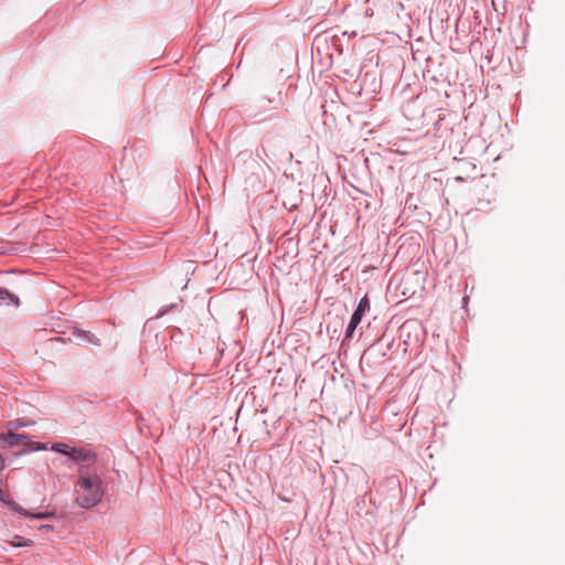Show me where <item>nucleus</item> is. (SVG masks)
Returning <instances> with one entry per match:
<instances>
[{
  "label": "nucleus",
  "mask_w": 565,
  "mask_h": 565,
  "mask_svg": "<svg viewBox=\"0 0 565 565\" xmlns=\"http://www.w3.org/2000/svg\"><path fill=\"white\" fill-rule=\"evenodd\" d=\"M76 503L85 509L95 507L103 498L102 480L98 476L90 477L79 471L75 487Z\"/></svg>",
  "instance_id": "f257e3e1"
},
{
  "label": "nucleus",
  "mask_w": 565,
  "mask_h": 565,
  "mask_svg": "<svg viewBox=\"0 0 565 565\" xmlns=\"http://www.w3.org/2000/svg\"><path fill=\"white\" fill-rule=\"evenodd\" d=\"M369 308H370L369 299L366 297H363L360 300L358 308L355 309V311L353 312V315L351 317V321L347 329V334H345L347 338L352 337L355 328L361 322L363 315L365 313L366 310H369Z\"/></svg>",
  "instance_id": "f03ea898"
},
{
  "label": "nucleus",
  "mask_w": 565,
  "mask_h": 565,
  "mask_svg": "<svg viewBox=\"0 0 565 565\" xmlns=\"http://www.w3.org/2000/svg\"><path fill=\"white\" fill-rule=\"evenodd\" d=\"M71 459L81 463L82 467H89L96 461V456L85 448H72Z\"/></svg>",
  "instance_id": "7ed1b4c3"
},
{
  "label": "nucleus",
  "mask_w": 565,
  "mask_h": 565,
  "mask_svg": "<svg viewBox=\"0 0 565 565\" xmlns=\"http://www.w3.org/2000/svg\"><path fill=\"white\" fill-rule=\"evenodd\" d=\"M26 437L14 433H9L7 436H0V439L7 440L10 446L20 445Z\"/></svg>",
  "instance_id": "20e7f679"
},
{
  "label": "nucleus",
  "mask_w": 565,
  "mask_h": 565,
  "mask_svg": "<svg viewBox=\"0 0 565 565\" xmlns=\"http://www.w3.org/2000/svg\"><path fill=\"white\" fill-rule=\"evenodd\" d=\"M8 302H14L15 305H19V299L14 295L10 294L7 289H0V305Z\"/></svg>",
  "instance_id": "39448f33"
},
{
  "label": "nucleus",
  "mask_w": 565,
  "mask_h": 565,
  "mask_svg": "<svg viewBox=\"0 0 565 565\" xmlns=\"http://www.w3.org/2000/svg\"><path fill=\"white\" fill-rule=\"evenodd\" d=\"M51 449L53 451L66 455V456H68L71 458L72 448L67 444L55 443V444L52 445Z\"/></svg>",
  "instance_id": "423d86ee"
},
{
  "label": "nucleus",
  "mask_w": 565,
  "mask_h": 565,
  "mask_svg": "<svg viewBox=\"0 0 565 565\" xmlns=\"http://www.w3.org/2000/svg\"><path fill=\"white\" fill-rule=\"evenodd\" d=\"M10 544L15 547L30 546L31 541L24 540L22 536L15 535L13 541H10Z\"/></svg>",
  "instance_id": "0eeeda50"
},
{
  "label": "nucleus",
  "mask_w": 565,
  "mask_h": 565,
  "mask_svg": "<svg viewBox=\"0 0 565 565\" xmlns=\"http://www.w3.org/2000/svg\"><path fill=\"white\" fill-rule=\"evenodd\" d=\"M78 337L79 338H83L84 340L93 343V344H99V340L94 335L92 334L90 332H86V331H78Z\"/></svg>",
  "instance_id": "6e6552de"
},
{
  "label": "nucleus",
  "mask_w": 565,
  "mask_h": 565,
  "mask_svg": "<svg viewBox=\"0 0 565 565\" xmlns=\"http://www.w3.org/2000/svg\"><path fill=\"white\" fill-rule=\"evenodd\" d=\"M18 512H20L21 514L23 515H29V516H33V518H36V519H47V518H51L53 516V513L51 512H44V513H36V514H31L29 513L28 511H24L22 509H15Z\"/></svg>",
  "instance_id": "1a4fd4ad"
},
{
  "label": "nucleus",
  "mask_w": 565,
  "mask_h": 565,
  "mask_svg": "<svg viewBox=\"0 0 565 565\" xmlns=\"http://www.w3.org/2000/svg\"><path fill=\"white\" fill-rule=\"evenodd\" d=\"M30 449L31 450H45L46 449V445L45 444H40V443H33L30 446Z\"/></svg>",
  "instance_id": "9d476101"
},
{
  "label": "nucleus",
  "mask_w": 565,
  "mask_h": 565,
  "mask_svg": "<svg viewBox=\"0 0 565 565\" xmlns=\"http://www.w3.org/2000/svg\"><path fill=\"white\" fill-rule=\"evenodd\" d=\"M41 529L42 530H53V526L52 525H42Z\"/></svg>",
  "instance_id": "9b49d317"
}]
</instances>
